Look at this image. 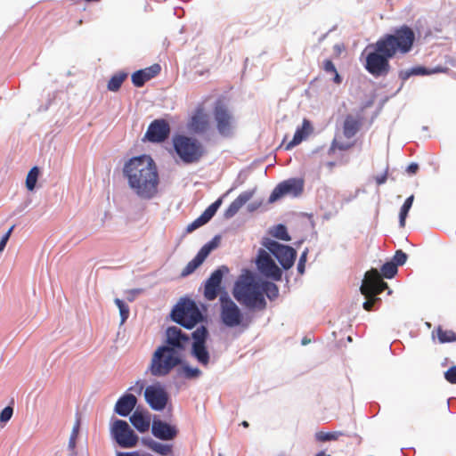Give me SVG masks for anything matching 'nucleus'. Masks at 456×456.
<instances>
[{
	"label": "nucleus",
	"instance_id": "1",
	"mask_svg": "<svg viewBox=\"0 0 456 456\" xmlns=\"http://www.w3.org/2000/svg\"><path fill=\"white\" fill-rule=\"evenodd\" d=\"M414 41V31L406 25L395 29L394 34L384 35L366 47L365 69L375 77H386L391 69L389 60L396 53H409Z\"/></svg>",
	"mask_w": 456,
	"mask_h": 456
},
{
	"label": "nucleus",
	"instance_id": "2",
	"mask_svg": "<svg viewBox=\"0 0 456 456\" xmlns=\"http://www.w3.org/2000/svg\"><path fill=\"white\" fill-rule=\"evenodd\" d=\"M123 175L139 198L150 200L157 194L159 173L151 156L142 155L130 159L124 165Z\"/></svg>",
	"mask_w": 456,
	"mask_h": 456
},
{
	"label": "nucleus",
	"instance_id": "3",
	"mask_svg": "<svg viewBox=\"0 0 456 456\" xmlns=\"http://www.w3.org/2000/svg\"><path fill=\"white\" fill-rule=\"evenodd\" d=\"M232 293L235 299L248 308L260 311L266 308V301L261 293V284L248 271L239 277Z\"/></svg>",
	"mask_w": 456,
	"mask_h": 456
},
{
	"label": "nucleus",
	"instance_id": "4",
	"mask_svg": "<svg viewBox=\"0 0 456 456\" xmlns=\"http://www.w3.org/2000/svg\"><path fill=\"white\" fill-rule=\"evenodd\" d=\"M182 363V355L172 348L159 346L151 355L148 370L153 377H166Z\"/></svg>",
	"mask_w": 456,
	"mask_h": 456
},
{
	"label": "nucleus",
	"instance_id": "5",
	"mask_svg": "<svg viewBox=\"0 0 456 456\" xmlns=\"http://www.w3.org/2000/svg\"><path fill=\"white\" fill-rule=\"evenodd\" d=\"M387 288V284L382 280L381 275L376 269L367 272L361 286V292L367 299L363 303V308L366 311H371L374 304L380 300L377 296Z\"/></svg>",
	"mask_w": 456,
	"mask_h": 456
},
{
	"label": "nucleus",
	"instance_id": "6",
	"mask_svg": "<svg viewBox=\"0 0 456 456\" xmlns=\"http://www.w3.org/2000/svg\"><path fill=\"white\" fill-rule=\"evenodd\" d=\"M173 142L175 152L186 164L199 161L203 155V147L197 139L177 135L173 139Z\"/></svg>",
	"mask_w": 456,
	"mask_h": 456
},
{
	"label": "nucleus",
	"instance_id": "7",
	"mask_svg": "<svg viewBox=\"0 0 456 456\" xmlns=\"http://www.w3.org/2000/svg\"><path fill=\"white\" fill-rule=\"evenodd\" d=\"M171 315L175 322L187 329L193 328L202 320V314L199 307L190 299H184L178 303Z\"/></svg>",
	"mask_w": 456,
	"mask_h": 456
},
{
	"label": "nucleus",
	"instance_id": "8",
	"mask_svg": "<svg viewBox=\"0 0 456 456\" xmlns=\"http://www.w3.org/2000/svg\"><path fill=\"white\" fill-rule=\"evenodd\" d=\"M220 317L223 323L227 327L248 326L244 323L243 314L239 306L232 301L226 292L219 298Z\"/></svg>",
	"mask_w": 456,
	"mask_h": 456
},
{
	"label": "nucleus",
	"instance_id": "9",
	"mask_svg": "<svg viewBox=\"0 0 456 456\" xmlns=\"http://www.w3.org/2000/svg\"><path fill=\"white\" fill-rule=\"evenodd\" d=\"M213 116L218 134L225 138L232 137L235 129V119L229 108L217 102L213 110Z\"/></svg>",
	"mask_w": 456,
	"mask_h": 456
},
{
	"label": "nucleus",
	"instance_id": "10",
	"mask_svg": "<svg viewBox=\"0 0 456 456\" xmlns=\"http://www.w3.org/2000/svg\"><path fill=\"white\" fill-rule=\"evenodd\" d=\"M111 438L122 448H134L139 437L126 420H114L110 428Z\"/></svg>",
	"mask_w": 456,
	"mask_h": 456
},
{
	"label": "nucleus",
	"instance_id": "11",
	"mask_svg": "<svg viewBox=\"0 0 456 456\" xmlns=\"http://www.w3.org/2000/svg\"><path fill=\"white\" fill-rule=\"evenodd\" d=\"M265 247L275 256L285 270L293 266L297 251L292 247L282 245L275 240H268L265 243Z\"/></svg>",
	"mask_w": 456,
	"mask_h": 456
},
{
	"label": "nucleus",
	"instance_id": "12",
	"mask_svg": "<svg viewBox=\"0 0 456 456\" xmlns=\"http://www.w3.org/2000/svg\"><path fill=\"white\" fill-rule=\"evenodd\" d=\"M304 191V181L299 178H290L280 183L272 191L269 202L273 203L285 195L297 197Z\"/></svg>",
	"mask_w": 456,
	"mask_h": 456
},
{
	"label": "nucleus",
	"instance_id": "13",
	"mask_svg": "<svg viewBox=\"0 0 456 456\" xmlns=\"http://www.w3.org/2000/svg\"><path fill=\"white\" fill-rule=\"evenodd\" d=\"M166 337V344L161 346L172 348L176 354L183 356V351L190 343V337L175 326L167 328Z\"/></svg>",
	"mask_w": 456,
	"mask_h": 456
},
{
	"label": "nucleus",
	"instance_id": "14",
	"mask_svg": "<svg viewBox=\"0 0 456 456\" xmlns=\"http://www.w3.org/2000/svg\"><path fill=\"white\" fill-rule=\"evenodd\" d=\"M208 330L204 326L198 328L192 332L194 342L192 344V354L200 363L207 366L209 362V354L206 348L205 342Z\"/></svg>",
	"mask_w": 456,
	"mask_h": 456
},
{
	"label": "nucleus",
	"instance_id": "15",
	"mask_svg": "<svg viewBox=\"0 0 456 456\" xmlns=\"http://www.w3.org/2000/svg\"><path fill=\"white\" fill-rule=\"evenodd\" d=\"M256 265L257 269L264 276L274 281H280L281 279V270L265 250H259L256 258Z\"/></svg>",
	"mask_w": 456,
	"mask_h": 456
},
{
	"label": "nucleus",
	"instance_id": "16",
	"mask_svg": "<svg viewBox=\"0 0 456 456\" xmlns=\"http://www.w3.org/2000/svg\"><path fill=\"white\" fill-rule=\"evenodd\" d=\"M228 272L229 269L223 265L211 273L210 277L205 283L204 297L206 299L212 301L217 297L221 290L223 276Z\"/></svg>",
	"mask_w": 456,
	"mask_h": 456
},
{
	"label": "nucleus",
	"instance_id": "17",
	"mask_svg": "<svg viewBox=\"0 0 456 456\" xmlns=\"http://www.w3.org/2000/svg\"><path fill=\"white\" fill-rule=\"evenodd\" d=\"M144 397L149 405L155 411L163 410L167 403L168 395L160 386H149L145 388Z\"/></svg>",
	"mask_w": 456,
	"mask_h": 456
},
{
	"label": "nucleus",
	"instance_id": "18",
	"mask_svg": "<svg viewBox=\"0 0 456 456\" xmlns=\"http://www.w3.org/2000/svg\"><path fill=\"white\" fill-rule=\"evenodd\" d=\"M170 134V126L165 119L153 120L145 134V137L151 142H164Z\"/></svg>",
	"mask_w": 456,
	"mask_h": 456
},
{
	"label": "nucleus",
	"instance_id": "19",
	"mask_svg": "<svg viewBox=\"0 0 456 456\" xmlns=\"http://www.w3.org/2000/svg\"><path fill=\"white\" fill-rule=\"evenodd\" d=\"M151 433L158 439L169 441L177 436L178 429L175 426L163 420L154 419L151 424Z\"/></svg>",
	"mask_w": 456,
	"mask_h": 456
},
{
	"label": "nucleus",
	"instance_id": "20",
	"mask_svg": "<svg viewBox=\"0 0 456 456\" xmlns=\"http://www.w3.org/2000/svg\"><path fill=\"white\" fill-rule=\"evenodd\" d=\"M363 119L361 113L346 115L343 123V135L347 139L353 138L360 131Z\"/></svg>",
	"mask_w": 456,
	"mask_h": 456
},
{
	"label": "nucleus",
	"instance_id": "21",
	"mask_svg": "<svg viewBox=\"0 0 456 456\" xmlns=\"http://www.w3.org/2000/svg\"><path fill=\"white\" fill-rule=\"evenodd\" d=\"M191 127L196 133H206L210 128L209 117L202 106H199L191 118Z\"/></svg>",
	"mask_w": 456,
	"mask_h": 456
},
{
	"label": "nucleus",
	"instance_id": "22",
	"mask_svg": "<svg viewBox=\"0 0 456 456\" xmlns=\"http://www.w3.org/2000/svg\"><path fill=\"white\" fill-rule=\"evenodd\" d=\"M160 70L161 67L158 63L137 70L132 75V82L136 87H142L147 81L156 77Z\"/></svg>",
	"mask_w": 456,
	"mask_h": 456
},
{
	"label": "nucleus",
	"instance_id": "23",
	"mask_svg": "<svg viewBox=\"0 0 456 456\" xmlns=\"http://www.w3.org/2000/svg\"><path fill=\"white\" fill-rule=\"evenodd\" d=\"M137 399L132 394H126L121 396L116 403L115 411L123 417L129 415L136 405Z\"/></svg>",
	"mask_w": 456,
	"mask_h": 456
},
{
	"label": "nucleus",
	"instance_id": "24",
	"mask_svg": "<svg viewBox=\"0 0 456 456\" xmlns=\"http://www.w3.org/2000/svg\"><path fill=\"white\" fill-rule=\"evenodd\" d=\"M253 191L240 193L227 208L224 212L225 218H232L252 198Z\"/></svg>",
	"mask_w": 456,
	"mask_h": 456
},
{
	"label": "nucleus",
	"instance_id": "25",
	"mask_svg": "<svg viewBox=\"0 0 456 456\" xmlns=\"http://www.w3.org/2000/svg\"><path fill=\"white\" fill-rule=\"evenodd\" d=\"M313 131L312 125L309 120L304 119L301 127H298L293 136V139L285 146L286 150H290L298 145L305 139Z\"/></svg>",
	"mask_w": 456,
	"mask_h": 456
},
{
	"label": "nucleus",
	"instance_id": "26",
	"mask_svg": "<svg viewBox=\"0 0 456 456\" xmlns=\"http://www.w3.org/2000/svg\"><path fill=\"white\" fill-rule=\"evenodd\" d=\"M142 443L149 450L160 456H169L173 453V446L171 444H161L151 437H143Z\"/></svg>",
	"mask_w": 456,
	"mask_h": 456
},
{
	"label": "nucleus",
	"instance_id": "27",
	"mask_svg": "<svg viewBox=\"0 0 456 456\" xmlns=\"http://www.w3.org/2000/svg\"><path fill=\"white\" fill-rule=\"evenodd\" d=\"M130 422L141 433L148 431L151 426L150 417L138 410L130 416Z\"/></svg>",
	"mask_w": 456,
	"mask_h": 456
},
{
	"label": "nucleus",
	"instance_id": "28",
	"mask_svg": "<svg viewBox=\"0 0 456 456\" xmlns=\"http://www.w3.org/2000/svg\"><path fill=\"white\" fill-rule=\"evenodd\" d=\"M80 425H81V419H80V417L77 416L76 419L75 424L73 426L69 439L68 448L70 451V453L69 456H77L76 445H77V437L79 435Z\"/></svg>",
	"mask_w": 456,
	"mask_h": 456
},
{
	"label": "nucleus",
	"instance_id": "29",
	"mask_svg": "<svg viewBox=\"0 0 456 456\" xmlns=\"http://www.w3.org/2000/svg\"><path fill=\"white\" fill-rule=\"evenodd\" d=\"M436 334L437 339L441 344L456 342V333L452 330H444L442 326H438L432 334Z\"/></svg>",
	"mask_w": 456,
	"mask_h": 456
},
{
	"label": "nucleus",
	"instance_id": "30",
	"mask_svg": "<svg viewBox=\"0 0 456 456\" xmlns=\"http://www.w3.org/2000/svg\"><path fill=\"white\" fill-rule=\"evenodd\" d=\"M127 77V73L119 71L114 74L108 82L107 88L109 91L117 92Z\"/></svg>",
	"mask_w": 456,
	"mask_h": 456
},
{
	"label": "nucleus",
	"instance_id": "31",
	"mask_svg": "<svg viewBox=\"0 0 456 456\" xmlns=\"http://www.w3.org/2000/svg\"><path fill=\"white\" fill-rule=\"evenodd\" d=\"M261 284V293L265 294L266 297L270 300H274L279 296V289L278 286L271 281H262Z\"/></svg>",
	"mask_w": 456,
	"mask_h": 456
},
{
	"label": "nucleus",
	"instance_id": "32",
	"mask_svg": "<svg viewBox=\"0 0 456 456\" xmlns=\"http://www.w3.org/2000/svg\"><path fill=\"white\" fill-rule=\"evenodd\" d=\"M178 375L186 379H193L201 375V370L199 368H192L187 364H183L178 370Z\"/></svg>",
	"mask_w": 456,
	"mask_h": 456
},
{
	"label": "nucleus",
	"instance_id": "33",
	"mask_svg": "<svg viewBox=\"0 0 456 456\" xmlns=\"http://www.w3.org/2000/svg\"><path fill=\"white\" fill-rule=\"evenodd\" d=\"M203 255H197L191 260L181 273L182 277H186L191 274L205 260L202 258Z\"/></svg>",
	"mask_w": 456,
	"mask_h": 456
},
{
	"label": "nucleus",
	"instance_id": "34",
	"mask_svg": "<svg viewBox=\"0 0 456 456\" xmlns=\"http://www.w3.org/2000/svg\"><path fill=\"white\" fill-rule=\"evenodd\" d=\"M413 200H414V196L413 195H411L410 197H408L404 203L403 204L401 209H400V214H399V222H400V226L401 227H404L405 225V220H406V217L408 216V213L412 206V203H413Z\"/></svg>",
	"mask_w": 456,
	"mask_h": 456
},
{
	"label": "nucleus",
	"instance_id": "35",
	"mask_svg": "<svg viewBox=\"0 0 456 456\" xmlns=\"http://www.w3.org/2000/svg\"><path fill=\"white\" fill-rule=\"evenodd\" d=\"M322 69L326 73L332 74L333 77V82L337 85L341 84L342 77L338 74L334 63L330 60H325L322 64Z\"/></svg>",
	"mask_w": 456,
	"mask_h": 456
},
{
	"label": "nucleus",
	"instance_id": "36",
	"mask_svg": "<svg viewBox=\"0 0 456 456\" xmlns=\"http://www.w3.org/2000/svg\"><path fill=\"white\" fill-rule=\"evenodd\" d=\"M344 436V433L343 432H340V431H337V432H322V431H320V432H317L315 434V438L319 441V442H327V441H335V440H338L339 438V436Z\"/></svg>",
	"mask_w": 456,
	"mask_h": 456
},
{
	"label": "nucleus",
	"instance_id": "37",
	"mask_svg": "<svg viewBox=\"0 0 456 456\" xmlns=\"http://www.w3.org/2000/svg\"><path fill=\"white\" fill-rule=\"evenodd\" d=\"M39 175V169L37 167H32L26 178V186L28 190H34Z\"/></svg>",
	"mask_w": 456,
	"mask_h": 456
},
{
	"label": "nucleus",
	"instance_id": "38",
	"mask_svg": "<svg viewBox=\"0 0 456 456\" xmlns=\"http://www.w3.org/2000/svg\"><path fill=\"white\" fill-rule=\"evenodd\" d=\"M381 273L387 279L393 278L397 273V266L393 262H387L381 267Z\"/></svg>",
	"mask_w": 456,
	"mask_h": 456
},
{
	"label": "nucleus",
	"instance_id": "39",
	"mask_svg": "<svg viewBox=\"0 0 456 456\" xmlns=\"http://www.w3.org/2000/svg\"><path fill=\"white\" fill-rule=\"evenodd\" d=\"M447 69H448L447 68L438 67L433 70H429L425 67H415V68L411 69V73H413V75H422L423 76V75H430L432 73H436V72H445Z\"/></svg>",
	"mask_w": 456,
	"mask_h": 456
},
{
	"label": "nucleus",
	"instance_id": "40",
	"mask_svg": "<svg viewBox=\"0 0 456 456\" xmlns=\"http://www.w3.org/2000/svg\"><path fill=\"white\" fill-rule=\"evenodd\" d=\"M222 204V199L216 200L214 203L208 206L202 213L203 216L209 221L216 213L217 209Z\"/></svg>",
	"mask_w": 456,
	"mask_h": 456
},
{
	"label": "nucleus",
	"instance_id": "41",
	"mask_svg": "<svg viewBox=\"0 0 456 456\" xmlns=\"http://www.w3.org/2000/svg\"><path fill=\"white\" fill-rule=\"evenodd\" d=\"M115 304L119 309L120 316H121V323H124L129 316V308L128 306L119 298L115 299Z\"/></svg>",
	"mask_w": 456,
	"mask_h": 456
},
{
	"label": "nucleus",
	"instance_id": "42",
	"mask_svg": "<svg viewBox=\"0 0 456 456\" xmlns=\"http://www.w3.org/2000/svg\"><path fill=\"white\" fill-rule=\"evenodd\" d=\"M273 235L282 240H289L290 237L288 234L287 228L283 224H278L274 227Z\"/></svg>",
	"mask_w": 456,
	"mask_h": 456
},
{
	"label": "nucleus",
	"instance_id": "43",
	"mask_svg": "<svg viewBox=\"0 0 456 456\" xmlns=\"http://www.w3.org/2000/svg\"><path fill=\"white\" fill-rule=\"evenodd\" d=\"M208 222V220L205 217V216H203L201 214L197 219H195L192 223H191L187 226L186 231L188 232H191L194 230H196V229L200 228V226L204 225Z\"/></svg>",
	"mask_w": 456,
	"mask_h": 456
},
{
	"label": "nucleus",
	"instance_id": "44",
	"mask_svg": "<svg viewBox=\"0 0 456 456\" xmlns=\"http://www.w3.org/2000/svg\"><path fill=\"white\" fill-rule=\"evenodd\" d=\"M217 246V244L212 240V241H209L208 243L205 244L200 249V251L198 252L199 255H201L202 256V253H203V256L202 258L205 260L208 256L209 255V253Z\"/></svg>",
	"mask_w": 456,
	"mask_h": 456
},
{
	"label": "nucleus",
	"instance_id": "45",
	"mask_svg": "<svg viewBox=\"0 0 456 456\" xmlns=\"http://www.w3.org/2000/svg\"><path fill=\"white\" fill-rule=\"evenodd\" d=\"M407 255L401 249L396 250L393 257V263L398 265H403L407 260Z\"/></svg>",
	"mask_w": 456,
	"mask_h": 456
},
{
	"label": "nucleus",
	"instance_id": "46",
	"mask_svg": "<svg viewBox=\"0 0 456 456\" xmlns=\"http://www.w3.org/2000/svg\"><path fill=\"white\" fill-rule=\"evenodd\" d=\"M13 414V409L11 406H6L0 412V422H7L11 419Z\"/></svg>",
	"mask_w": 456,
	"mask_h": 456
},
{
	"label": "nucleus",
	"instance_id": "47",
	"mask_svg": "<svg viewBox=\"0 0 456 456\" xmlns=\"http://www.w3.org/2000/svg\"><path fill=\"white\" fill-rule=\"evenodd\" d=\"M307 254H308V250L305 249V251H303V253L301 254V256L299 257V261L297 263V272L299 274H304V273H305Z\"/></svg>",
	"mask_w": 456,
	"mask_h": 456
},
{
	"label": "nucleus",
	"instance_id": "48",
	"mask_svg": "<svg viewBox=\"0 0 456 456\" xmlns=\"http://www.w3.org/2000/svg\"><path fill=\"white\" fill-rule=\"evenodd\" d=\"M354 145V142H344L339 141L338 139H334L332 142V148L338 149L339 151H346L350 149Z\"/></svg>",
	"mask_w": 456,
	"mask_h": 456
},
{
	"label": "nucleus",
	"instance_id": "49",
	"mask_svg": "<svg viewBox=\"0 0 456 456\" xmlns=\"http://www.w3.org/2000/svg\"><path fill=\"white\" fill-rule=\"evenodd\" d=\"M445 379L451 384H456V366L449 368L444 373Z\"/></svg>",
	"mask_w": 456,
	"mask_h": 456
},
{
	"label": "nucleus",
	"instance_id": "50",
	"mask_svg": "<svg viewBox=\"0 0 456 456\" xmlns=\"http://www.w3.org/2000/svg\"><path fill=\"white\" fill-rule=\"evenodd\" d=\"M13 227L14 226H12L7 231V232L2 237V239L0 240V252H2L4 249V248H5L6 244H7V241L9 240V238L11 236V233H12V232L13 230Z\"/></svg>",
	"mask_w": 456,
	"mask_h": 456
},
{
	"label": "nucleus",
	"instance_id": "51",
	"mask_svg": "<svg viewBox=\"0 0 456 456\" xmlns=\"http://www.w3.org/2000/svg\"><path fill=\"white\" fill-rule=\"evenodd\" d=\"M387 170L385 171L384 174L380 175H377L375 176V181L377 183L378 185H381L383 183H385L387 180Z\"/></svg>",
	"mask_w": 456,
	"mask_h": 456
},
{
	"label": "nucleus",
	"instance_id": "52",
	"mask_svg": "<svg viewBox=\"0 0 456 456\" xmlns=\"http://www.w3.org/2000/svg\"><path fill=\"white\" fill-rule=\"evenodd\" d=\"M419 170V165L417 163H411L407 167V172L410 175L416 174V172Z\"/></svg>",
	"mask_w": 456,
	"mask_h": 456
},
{
	"label": "nucleus",
	"instance_id": "53",
	"mask_svg": "<svg viewBox=\"0 0 456 456\" xmlns=\"http://www.w3.org/2000/svg\"><path fill=\"white\" fill-rule=\"evenodd\" d=\"M411 75H413V73H411V70L401 71L399 77H400L401 79L406 80Z\"/></svg>",
	"mask_w": 456,
	"mask_h": 456
},
{
	"label": "nucleus",
	"instance_id": "54",
	"mask_svg": "<svg viewBox=\"0 0 456 456\" xmlns=\"http://www.w3.org/2000/svg\"><path fill=\"white\" fill-rule=\"evenodd\" d=\"M134 389L136 392L141 393L143 389V384L141 381H137L134 387H130L129 390Z\"/></svg>",
	"mask_w": 456,
	"mask_h": 456
},
{
	"label": "nucleus",
	"instance_id": "55",
	"mask_svg": "<svg viewBox=\"0 0 456 456\" xmlns=\"http://www.w3.org/2000/svg\"><path fill=\"white\" fill-rule=\"evenodd\" d=\"M240 425L243 427V428H248L249 424L248 421L246 420H243Z\"/></svg>",
	"mask_w": 456,
	"mask_h": 456
},
{
	"label": "nucleus",
	"instance_id": "56",
	"mask_svg": "<svg viewBox=\"0 0 456 456\" xmlns=\"http://www.w3.org/2000/svg\"><path fill=\"white\" fill-rule=\"evenodd\" d=\"M315 456H330V455H327L324 452H320Z\"/></svg>",
	"mask_w": 456,
	"mask_h": 456
},
{
	"label": "nucleus",
	"instance_id": "57",
	"mask_svg": "<svg viewBox=\"0 0 456 456\" xmlns=\"http://www.w3.org/2000/svg\"><path fill=\"white\" fill-rule=\"evenodd\" d=\"M309 342H310V339H307V338H303V340H302V344H303V345H306V344H308Z\"/></svg>",
	"mask_w": 456,
	"mask_h": 456
}]
</instances>
